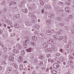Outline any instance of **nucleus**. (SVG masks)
<instances>
[{"mask_svg": "<svg viewBox=\"0 0 74 74\" xmlns=\"http://www.w3.org/2000/svg\"><path fill=\"white\" fill-rule=\"evenodd\" d=\"M43 47H44V48H47L48 47V44L44 43H43Z\"/></svg>", "mask_w": 74, "mask_h": 74, "instance_id": "39448f33", "label": "nucleus"}, {"mask_svg": "<svg viewBox=\"0 0 74 74\" xmlns=\"http://www.w3.org/2000/svg\"><path fill=\"white\" fill-rule=\"evenodd\" d=\"M46 71L47 72H48V71H49V68H47V69L46 70Z\"/></svg>", "mask_w": 74, "mask_h": 74, "instance_id": "4d7b16f0", "label": "nucleus"}, {"mask_svg": "<svg viewBox=\"0 0 74 74\" xmlns=\"http://www.w3.org/2000/svg\"><path fill=\"white\" fill-rule=\"evenodd\" d=\"M71 32H72L73 33H74V29H72Z\"/></svg>", "mask_w": 74, "mask_h": 74, "instance_id": "69168bd1", "label": "nucleus"}, {"mask_svg": "<svg viewBox=\"0 0 74 74\" xmlns=\"http://www.w3.org/2000/svg\"><path fill=\"white\" fill-rule=\"evenodd\" d=\"M14 2H12L10 4V5H11L12 4H14Z\"/></svg>", "mask_w": 74, "mask_h": 74, "instance_id": "a18cd8bd", "label": "nucleus"}, {"mask_svg": "<svg viewBox=\"0 0 74 74\" xmlns=\"http://www.w3.org/2000/svg\"><path fill=\"white\" fill-rule=\"evenodd\" d=\"M21 53H22V54H25V52L23 50H22L21 51Z\"/></svg>", "mask_w": 74, "mask_h": 74, "instance_id": "ea45409f", "label": "nucleus"}, {"mask_svg": "<svg viewBox=\"0 0 74 74\" xmlns=\"http://www.w3.org/2000/svg\"><path fill=\"white\" fill-rule=\"evenodd\" d=\"M51 55L50 54H47V58H48V57H49V56H50Z\"/></svg>", "mask_w": 74, "mask_h": 74, "instance_id": "bf43d9fd", "label": "nucleus"}, {"mask_svg": "<svg viewBox=\"0 0 74 74\" xmlns=\"http://www.w3.org/2000/svg\"><path fill=\"white\" fill-rule=\"evenodd\" d=\"M23 43L25 44H29V39H27V40H24L23 42Z\"/></svg>", "mask_w": 74, "mask_h": 74, "instance_id": "1a4fd4ad", "label": "nucleus"}, {"mask_svg": "<svg viewBox=\"0 0 74 74\" xmlns=\"http://www.w3.org/2000/svg\"><path fill=\"white\" fill-rule=\"evenodd\" d=\"M44 56H39V58L40 59H44Z\"/></svg>", "mask_w": 74, "mask_h": 74, "instance_id": "f3484780", "label": "nucleus"}, {"mask_svg": "<svg viewBox=\"0 0 74 74\" xmlns=\"http://www.w3.org/2000/svg\"><path fill=\"white\" fill-rule=\"evenodd\" d=\"M6 23H7V22H10V21H8V20H6Z\"/></svg>", "mask_w": 74, "mask_h": 74, "instance_id": "338daca9", "label": "nucleus"}, {"mask_svg": "<svg viewBox=\"0 0 74 74\" xmlns=\"http://www.w3.org/2000/svg\"><path fill=\"white\" fill-rule=\"evenodd\" d=\"M47 8H49L51 7V6L49 5H47Z\"/></svg>", "mask_w": 74, "mask_h": 74, "instance_id": "49530a36", "label": "nucleus"}, {"mask_svg": "<svg viewBox=\"0 0 74 74\" xmlns=\"http://www.w3.org/2000/svg\"><path fill=\"white\" fill-rule=\"evenodd\" d=\"M24 45V48L25 49H26V48H27V44H24L23 45Z\"/></svg>", "mask_w": 74, "mask_h": 74, "instance_id": "7c9ffc66", "label": "nucleus"}, {"mask_svg": "<svg viewBox=\"0 0 74 74\" xmlns=\"http://www.w3.org/2000/svg\"><path fill=\"white\" fill-rule=\"evenodd\" d=\"M60 59H61L62 60H64V58L63 57H61L60 58Z\"/></svg>", "mask_w": 74, "mask_h": 74, "instance_id": "09e8293b", "label": "nucleus"}, {"mask_svg": "<svg viewBox=\"0 0 74 74\" xmlns=\"http://www.w3.org/2000/svg\"><path fill=\"white\" fill-rule=\"evenodd\" d=\"M53 67L55 69H58L59 67V65L58 64L56 63L54 64Z\"/></svg>", "mask_w": 74, "mask_h": 74, "instance_id": "f257e3e1", "label": "nucleus"}, {"mask_svg": "<svg viewBox=\"0 0 74 74\" xmlns=\"http://www.w3.org/2000/svg\"><path fill=\"white\" fill-rule=\"evenodd\" d=\"M59 25L61 27H63V26H64V24H63L62 23H60L59 24Z\"/></svg>", "mask_w": 74, "mask_h": 74, "instance_id": "bb28decb", "label": "nucleus"}, {"mask_svg": "<svg viewBox=\"0 0 74 74\" xmlns=\"http://www.w3.org/2000/svg\"><path fill=\"white\" fill-rule=\"evenodd\" d=\"M57 19L59 21H62V19H61V18H60L59 17H57Z\"/></svg>", "mask_w": 74, "mask_h": 74, "instance_id": "473e14b6", "label": "nucleus"}, {"mask_svg": "<svg viewBox=\"0 0 74 74\" xmlns=\"http://www.w3.org/2000/svg\"><path fill=\"white\" fill-rule=\"evenodd\" d=\"M3 32L2 30L0 29V34H2V33H3Z\"/></svg>", "mask_w": 74, "mask_h": 74, "instance_id": "3c124183", "label": "nucleus"}, {"mask_svg": "<svg viewBox=\"0 0 74 74\" xmlns=\"http://www.w3.org/2000/svg\"><path fill=\"white\" fill-rule=\"evenodd\" d=\"M40 36H41V37L42 38H44V35L43 34H40Z\"/></svg>", "mask_w": 74, "mask_h": 74, "instance_id": "c9c22d12", "label": "nucleus"}, {"mask_svg": "<svg viewBox=\"0 0 74 74\" xmlns=\"http://www.w3.org/2000/svg\"><path fill=\"white\" fill-rule=\"evenodd\" d=\"M14 27L16 28H19V25L18 24H15L14 25Z\"/></svg>", "mask_w": 74, "mask_h": 74, "instance_id": "b1692460", "label": "nucleus"}, {"mask_svg": "<svg viewBox=\"0 0 74 74\" xmlns=\"http://www.w3.org/2000/svg\"><path fill=\"white\" fill-rule=\"evenodd\" d=\"M41 11L42 13H44V9H42Z\"/></svg>", "mask_w": 74, "mask_h": 74, "instance_id": "864d4df0", "label": "nucleus"}, {"mask_svg": "<svg viewBox=\"0 0 74 74\" xmlns=\"http://www.w3.org/2000/svg\"><path fill=\"white\" fill-rule=\"evenodd\" d=\"M56 56H60V54L59 53H57L56 54Z\"/></svg>", "mask_w": 74, "mask_h": 74, "instance_id": "de8ad7c7", "label": "nucleus"}, {"mask_svg": "<svg viewBox=\"0 0 74 74\" xmlns=\"http://www.w3.org/2000/svg\"><path fill=\"white\" fill-rule=\"evenodd\" d=\"M31 50L32 49L29 48V49H27L26 50V51L27 52H30Z\"/></svg>", "mask_w": 74, "mask_h": 74, "instance_id": "4468645a", "label": "nucleus"}, {"mask_svg": "<svg viewBox=\"0 0 74 74\" xmlns=\"http://www.w3.org/2000/svg\"><path fill=\"white\" fill-rule=\"evenodd\" d=\"M46 34L48 35H51L52 34V32L49 30H47L46 32Z\"/></svg>", "mask_w": 74, "mask_h": 74, "instance_id": "0eeeda50", "label": "nucleus"}, {"mask_svg": "<svg viewBox=\"0 0 74 74\" xmlns=\"http://www.w3.org/2000/svg\"><path fill=\"white\" fill-rule=\"evenodd\" d=\"M15 50H14L13 51V52H14V53H15Z\"/></svg>", "mask_w": 74, "mask_h": 74, "instance_id": "774afa93", "label": "nucleus"}, {"mask_svg": "<svg viewBox=\"0 0 74 74\" xmlns=\"http://www.w3.org/2000/svg\"><path fill=\"white\" fill-rule=\"evenodd\" d=\"M31 17L32 18H33V19H35L36 18V16L34 15V14H33L32 16Z\"/></svg>", "mask_w": 74, "mask_h": 74, "instance_id": "a878e982", "label": "nucleus"}, {"mask_svg": "<svg viewBox=\"0 0 74 74\" xmlns=\"http://www.w3.org/2000/svg\"><path fill=\"white\" fill-rule=\"evenodd\" d=\"M18 61L19 63H21V62H22L23 61V60H22L21 59H20V58H18Z\"/></svg>", "mask_w": 74, "mask_h": 74, "instance_id": "c756f323", "label": "nucleus"}, {"mask_svg": "<svg viewBox=\"0 0 74 74\" xmlns=\"http://www.w3.org/2000/svg\"><path fill=\"white\" fill-rule=\"evenodd\" d=\"M16 16L17 18H19V17L20 16V15L19 14H17L16 15Z\"/></svg>", "mask_w": 74, "mask_h": 74, "instance_id": "a19ab883", "label": "nucleus"}, {"mask_svg": "<svg viewBox=\"0 0 74 74\" xmlns=\"http://www.w3.org/2000/svg\"><path fill=\"white\" fill-rule=\"evenodd\" d=\"M32 39L34 41H36V40H37V37L36 36H33L32 38Z\"/></svg>", "mask_w": 74, "mask_h": 74, "instance_id": "9b49d317", "label": "nucleus"}, {"mask_svg": "<svg viewBox=\"0 0 74 74\" xmlns=\"http://www.w3.org/2000/svg\"><path fill=\"white\" fill-rule=\"evenodd\" d=\"M48 21L49 22V24L51 23V21L49 20H48Z\"/></svg>", "mask_w": 74, "mask_h": 74, "instance_id": "5fc2aeb1", "label": "nucleus"}, {"mask_svg": "<svg viewBox=\"0 0 74 74\" xmlns=\"http://www.w3.org/2000/svg\"><path fill=\"white\" fill-rule=\"evenodd\" d=\"M23 11L25 13H27V9H24L23 10Z\"/></svg>", "mask_w": 74, "mask_h": 74, "instance_id": "412c9836", "label": "nucleus"}, {"mask_svg": "<svg viewBox=\"0 0 74 74\" xmlns=\"http://www.w3.org/2000/svg\"><path fill=\"white\" fill-rule=\"evenodd\" d=\"M53 49H54V51H56V48H55V47H54Z\"/></svg>", "mask_w": 74, "mask_h": 74, "instance_id": "052dcab7", "label": "nucleus"}, {"mask_svg": "<svg viewBox=\"0 0 74 74\" xmlns=\"http://www.w3.org/2000/svg\"><path fill=\"white\" fill-rule=\"evenodd\" d=\"M61 16V17H62V18H63V17H64V14H63V13H61L60 14Z\"/></svg>", "mask_w": 74, "mask_h": 74, "instance_id": "79ce46f5", "label": "nucleus"}, {"mask_svg": "<svg viewBox=\"0 0 74 74\" xmlns=\"http://www.w3.org/2000/svg\"><path fill=\"white\" fill-rule=\"evenodd\" d=\"M40 4L42 6V5H44V2H43V1H42V0H40Z\"/></svg>", "mask_w": 74, "mask_h": 74, "instance_id": "6ab92c4d", "label": "nucleus"}, {"mask_svg": "<svg viewBox=\"0 0 74 74\" xmlns=\"http://www.w3.org/2000/svg\"><path fill=\"white\" fill-rule=\"evenodd\" d=\"M39 64H40V66L41 65H42V62L40 63H39Z\"/></svg>", "mask_w": 74, "mask_h": 74, "instance_id": "0e129e2a", "label": "nucleus"}, {"mask_svg": "<svg viewBox=\"0 0 74 74\" xmlns=\"http://www.w3.org/2000/svg\"><path fill=\"white\" fill-rule=\"evenodd\" d=\"M59 4L60 5H63V2L59 1Z\"/></svg>", "mask_w": 74, "mask_h": 74, "instance_id": "72a5a7b5", "label": "nucleus"}, {"mask_svg": "<svg viewBox=\"0 0 74 74\" xmlns=\"http://www.w3.org/2000/svg\"><path fill=\"white\" fill-rule=\"evenodd\" d=\"M63 36H60L59 38V39H58V41H60V40H62V39H63Z\"/></svg>", "mask_w": 74, "mask_h": 74, "instance_id": "393cba45", "label": "nucleus"}, {"mask_svg": "<svg viewBox=\"0 0 74 74\" xmlns=\"http://www.w3.org/2000/svg\"><path fill=\"white\" fill-rule=\"evenodd\" d=\"M31 44H32V45L33 46H35V45H36V43L34 42H31Z\"/></svg>", "mask_w": 74, "mask_h": 74, "instance_id": "f704fd0d", "label": "nucleus"}, {"mask_svg": "<svg viewBox=\"0 0 74 74\" xmlns=\"http://www.w3.org/2000/svg\"><path fill=\"white\" fill-rule=\"evenodd\" d=\"M3 49H4L5 51H7V47H5L3 48Z\"/></svg>", "mask_w": 74, "mask_h": 74, "instance_id": "603ef678", "label": "nucleus"}, {"mask_svg": "<svg viewBox=\"0 0 74 74\" xmlns=\"http://www.w3.org/2000/svg\"><path fill=\"white\" fill-rule=\"evenodd\" d=\"M73 61L72 60H69L68 62V64H69L70 65H71V64H73Z\"/></svg>", "mask_w": 74, "mask_h": 74, "instance_id": "ddd939ff", "label": "nucleus"}, {"mask_svg": "<svg viewBox=\"0 0 74 74\" xmlns=\"http://www.w3.org/2000/svg\"><path fill=\"white\" fill-rule=\"evenodd\" d=\"M55 10L57 12H60V9L58 7H56L55 9Z\"/></svg>", "mask_w": 74, "mask_h": 74, "instance_id": "6e6552de", "label": "nucleus"}, {"mask_svg": "<svg viewBox=\"0 0 74 74\" xmlns=\"http://www.w3.org/2000/svg\"><path fill=\"white\" fill-rule=\"evenodd\" d=\"M65 4L68 5H70V2H66Z\"/></svg>", "mask_w": 74, "mask_h": 74, "instance_id": "4c0bfd02", "label": "nucleus"}, {"mask_svg": "<svg viewBox=\"0 0 74 74\" xmlns=\"http://www.w3.org/2000/svg\"><path fill=\"white\" fill-rule=\"evenodd\" d=\"M52 42H53V40L50 39L47 41V43L48 44H52Z\"/></svg>", "mask_w": 74, "mask_h": 74, "instance_id": "dca6fc26", "label": "nucleus"}, {"mask_svg": "<svg viewBox=\"0 0 74 74\" xmlns=\"http://www.w3.org/2000/svg\"><path fill=\"white\" fill-rule=\"evenodd\" d=\"M19 53V51L16 50H15V53Z\"/></svg>", "mask_w": 74, "mask_h": 74, "instance_id": "8fccbe9b", "label": "nucleus"}, {"mask_svg": "<svg viewBox=\"0 0 74 74\" xmlns=\"http://www.w3.org/2000/svg\"><path fill=\"white\" fill-rule=\"evenodd\" d=\"M48 12H45V15H48Z\"/></svg>", "mask_w": 74, "mask_h": 74, "instance_id": "680f3d73", "label": "nucleus"}, {"mask_svg": "<svg viewBox=\"0 0 74 74\" xmlns=\"http://www.w3.org/2000/svg\"><path fill=\"white\" fill-rule=\"evenodd\" d=\"M55 16V15L54 13H51L49 14V16L50 18H53Z\"/></svg>", "mask_w": 74, "mask_h": 74, "instance_id": "7ed1b4c3", "label": "nucleus"}, {"mask_svg": "<svg viewBox=\"0 0 74 74\" xmlns=\"http://www.w3.org/2000/svg\"><path fill=\"white\" fill-rule=\"evenodd\" d=\"M51 72L53 74H56V71H55L54 70H52L51 71Z\"/></svg>", "mask_w": 74, "mask_h": 74, "instance_id": "a211bd4d", "label": "nucleus"}, {"mask_svg": "<svg viewBox=\"0 0 74 74\" xmlns=\"http://www.w3.org/2000/svg\"><path fill=\"white\" fill-rule=\"evenodd\" d=\"M28 15H29V16L32 17V16H33V14L32 13L30 12V13H29Z\"/></svg>", "mask_w": 74, "mask_h": 74, "instance_id": "2f4dec72", "label": "nucleus"}, {"mask_svg": "<svg viewBox=\"0 0 74 74\" xmlns=\"http://www.w3.org/2000/svg\"><path fill=\"white\" fill-rule=\"evenodd\" d=\"M65 49H66V50L69 51V50L70 49V47H69V46H67L66 47Z\"/></svg>", "mask_w": 74, "mask_h": 74, "instance_id": "aec40b11", "label": "nucleus"}, {"mask_svg": "<svg viewBox=\"0 0 74 74\" xmlns=\"http://www.w3.org/2000/svg\"><path fill=\"white\" fill-rule=\"evenodd\" d=\"M73 15H70L69 16V19H71V18H73Z\"/></svg>", "mask_w": 74, "mask_h": 74, "instance_id": "58836bf2", "label": "nucleus"}, {"mask_svg": "<svg viewBox=\"0 0 74 74\" xmlns=\"http://www.w3.org/2000/svg\"><path fill=\"white\" fill-rule=\"evenodd\" d=\"M19 59H22V60H23V57L21 56H20L19 57Z\"/></svg>", "mask_w": 74, "mask_h": 74, "instance_id": "c03bdc74", "label": "nucleus"}, {"mask_svg": "<svg viewBox=\"0 0 74 74\" xmlns=\"http://www.w3.org/2000/svg\"><path fill=\"white\" fill-rule=\"evenodd\" d=\"M15 35V34L14 33H13L11 35V37H14V36Z\"/></svg>", "mask_w": 74, "mask_h": 74, "instance_id": "37998d69", "label": "nucleus"}, {"mask_svg": "<svg viewBox=\"0 0 74 74\" xmlns=\"http://www.w3.org/2000/svg\"><path fill=\"white\" fill-rule=\"evenodd\" d=\"M25 23L26 26H30V24L28 23V22L27 21L25 22Z\"/></svg>", "mask_w": 74, "mask_h": 74, "instance_id": "5701e85b", "label": "nucleus"}, {"mask_svg": "<svg viewBox=\"0 0 74 74\" xmlns=\"http://www.w3.org/2000/svg\"><path fill=\"white\" fill-rule=\"evenodd\" d=\"M14 67L15 68H18V65H16L14 66Z\"/></svg>", "mask_w": 74, "mask_h": 74, "instance_id": "6e6d98bb", "label": "nucleus"}, {"mask_svg": "<svg viewBox=\"0 0 74 74\" xmlns=\"http://www.w3.org/2000/svg\"><path fill=\"white\" fill-rule=\"evenodd\" d=\"M53 37L54 39L56 40H57L59 39V37L56 35H54Z\"/></svg>", "mask_w": 74, "mask_h": 74, "instance_id": "20e7f679", "label": "nucleus"}, {"mask_svg": "<svg viewBox=\"0 0 74 74\" xmlns=\"http://www.w3.org/2000/svg\"><path fill=\"white\" fill-rule=\"evenodd\" d=\"M35 28L37 29H38L40 28V26L38 24H36L35 25Z\"/></svg>", "mask_w": 74, "mask_h": 74, "instance_id": "2eb2a0df", "label": "nucleus"}, {"mask_svg": "<svg viewBox=\"0 0 74 74\" xmlns=\"http://www.w3.org/2000/svg\"><path fill=\"white\" fill-rule=\"evenodd\" d=\"M46 23L47 25H49V22H48V20L47 21H46Z\"/></svg>", "mask_w": 74, "mask_h": 74, "instance_id": "13d9d810", "label": "nucleus"}, {"mask_svg": "<svg viewBox=\"0 0 74 74\" xmlns=\"http://www.w3.org/2000/svg\"><path fill=\"white\" fill-rule=\"evenodd\" d=\"M65 10L67 12H70V8L67 7L65 8Z\"/></svg>", "mask_w": 74, "mask_h": 74, "instance_id": "423d86ee", "label": "nucleus"}, {"mask_svg": "<svg viewBox=\"0 0 74 74\" xmlns=\"http://www.w3.org/2000/svg\"><path fill=\"white\" fill-rule=\"evenodd\" d=\"M14 59V58L12 56H10L9 57V60L10 61H13Z\"/></svg>", "mask_w": 74, "mask_h": 74, "instance_id": "f03ea898", "label": "nucleus"}, {"mask_svg": "<svg viewBox=\"0 0 74 74\" xmlns=\"http://www.w3.org/2000/svg\"><path fill=\"white\" fill-rule=\"evenodd\" d=\"M7 71L8 73H10L11 71H12V68L11 67H9L8 68Z\"/></svg>", "mask_w": 74, "mask_h": 74, "instance_id": "f8f14e48", "label": "nucleus"}, {"mask_svg": "<svg viewBox=\"0 0 74 74\" xmlns=\"http://www.w3.org/2000/svg\"><path fill=\"white\" fill-rule=\"evenodd\" d=\"M66 21H67V22H69V19L68 18H66L65 19Z\"/></svg>", "mask_w": 74, "mask_h": 74, "instance_id": "e2e57ef3", "label": "nucleus"}, {"mask_svg": "<svg viewBox=\"0 0 74 74\" xmlns=\"http://www.w3.org/2000/svg\"><path fill=\"white\" fill-rule=\"evenodd\" d=\"M16 47L18 48V49L19 50H21V49H22V47H21V46L20 45H17L16 46Z\"/></svg>", "mask_w": 74, "mask_h": 74, "instance_id": "9d476101", "label": "nucleus"}, {"mask_svg": "<svg viewBox=\"0 0 74 74\" xmlns=\"http://www.w3.org/2000/svg\"><path fill=\"white\" fill-rule=\"evenodd\" d=\"M1 5H5V1H3L1 3Z\"/></svg>", "mask_w": 74, "mask_h": 74, "instance_id": "e433bc0d", "label": "nucleus"}, {"mask_svg": "<svg viewBox=\"0 0 74 74\" xmlns=\"http://www.w3.org/2000/svg\"><path fill=\"white\" fill-rule=\"evenodd\" d=\"M60 52H62V53H63V52H64V50L62 49H60Z\"/></svg>", "mask_w": 74, "mask_h": 74, "instance_id": "c85d7f7f", "label": "nucleus"}, {"mask_svg": "<svg viewBox=\"0 0 74 74\" xmlns=\"http://www.w3.org/2000/svg\"><path fill=\"white\" fill-rule=\"evenodd\" d=\"M23 65L22 64H21L20 65L19 68L20 69H23Z\"/></svg>", "mask_w": 74, "mask_h": 74, "instance_id": "4be33fe9", "label": "nucleus"}, {"mask_svg": "<svg viewBox=\"0 0 74 74\" xmlns=\"http://www.w3.org/2000/svg\"><path fill=\"white\" fill-rule=\"evenodd\" d=\"M69 59H73V57L71 55H69Z\"/></svg>", "mask_w": 74, "mask_h": 74, "instance_id": "cd10ccee", "label": "nucleus"}]
</instances>
